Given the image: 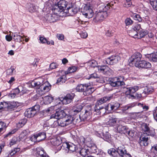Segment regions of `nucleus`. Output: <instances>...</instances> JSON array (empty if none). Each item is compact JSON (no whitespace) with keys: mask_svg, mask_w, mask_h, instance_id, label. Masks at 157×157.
Returning <instances> with one entry per match:
<instances>
[{"mask_svg":"<svg viewBox=\"0 0 157 157\" xmlns=\"http://www.w3.org/2000/svg\"><path fill=\"white\" fill-rule=\"evenodd\" d=\"M66 115L65 112L62 110L56 112L55 114L51 115L50 119H55L58 120V123L59 126L61 127H65L72 123L74 120L73 118L71 116L69 117V118L66 119V118H63Z\"/></svg>","mask_w":157,"mask_h":157,"instance_id":"1","label":"nucleus"},{"mask_svg":"<svg viewBox=\"0 0 157 157\" xmlns=\"http://www.w3.org/2000/svg\"><path fill=\"white\" fill-rule=\"evenodd\" d=\"M32 86L37 89V92L40 95H42L49 91L51 88V85L48 81L43 83L42 79L31 82Z\"/></svg>","mask_w":157,"mask_h":157,"instance_id":"2","label":"nucleus"},{"mask_svg":"<svg viewBox=\"0 0 157 157\" xmlns=\"http://www.w3.org/2000/svg\"><path fill=\"white\" fill-rule=\"evenodd\" d=\"M100 6L103 10L101 9L99 11L95 12L93 19V21L94 22L102 21L107 17V13L106 10L109 9L111 6L109 3H108L106 5L102 4Z\"/></svg>","mask_w":157,"mask_h":157,"instance_id":"3","label":"nucleus"},{"mask_svg":"<svg viewBox=\"0 0 157 157\" xmlns=\"http://www.w3.org/2000/svg\"><path fill=\"white\" fill-rule=\"evenodd\" d=\"M108 153L113 157H132L129 154L127 153L123 146L118 147L117 150L111 148L108 151Z\"/></svg>","mask_w":157,"mask_h":157,"instance_id":"4","label":"nucleus"},{"mask_svg":"<svg viewBox=\"0 0 157 157\" xmlns=\"http://www.w3.org/2000/svg\"><path fill=\"white\" fill-rule=\"evenodd\" d=\"M139 89V87L137 86H135L133 87H130L128 88H127L125 92L126 95L128 96L129 98H140L141 97H144L145 95H144L143 93L141 94L140 93H137L134 95L132 94L135 93Z\"/></svg>","mask_w":157,"mask_h":157,"instance_id":"5","label":"nucleus"},{"mask_svg":"<svg viewBox=\"0 0 157 157\" xmlns=\"http://www.w3.org/2000/svg\"><path fill=\"white\" fill-rule=\"evenodd\" d=\"M124 80V77L122 76L111 78L109 81V84L113 87H119L125 84Z\"/></svg>","mask_w":157,"mask_h":157,"instance_id":"6","label":"nucleus"},{"mask_svg":"<svg viewBox=\"0 0 157 157\" xmlns=\"http://www.w3.org/2000/svg\"><path fill=\"white\" fill-rule=\"evenodd\" d=\"M121 54H115L112 55L104 60L103 62L104 64L112 65L117 63L121 59Z\"/></svg>","mask_w":157,"mask_h":157,"instance_id":"7","label":"nucleus"},{"mask_svg":"<svg viewBox=\"0 0 157 157\" xmlns=\"http://www.w3.org/2000/svg\"><path fill=\"white\" fill-rule=\"evenodd\" d=\"M142 57V55L140 53H134L129 58V63L134 64L136 66V64H138L141 60Z\"/></svg>","mask_w":157,"mask_h":157,"instance_id":"8","label":"nucleus"},{"mask_svg":"<svg viewBox=\"0 0 157 157\" xmlns=\"http://www.w3.org/2000/svg\"><path fill=\"white\" fill-rule=\"evenodd\" d=\"M82 14L87 18H90L93 16V12L90 6L85 5L81 12Z\"/></svg>","mask_w":157,"mask_h":157,"instance_id":"9","label":"nucleus"},{"mask_svg":"<svg viewBox=\"0 0 157 157\" xmlns=\"http://www.w3.org/2000/svg\"><path fill=\"white\" fill-rule=\"evenodd\" d=\"M62 147L66 150L67 149L70 152H73L76 151V147L75 145L74 144L67 142L64 143L62 145Z\"/></svg>","mask_w":157,"mask_h":157,"instance_id":"10","label":"nucleus"},{"mask_svg":"<svg viewBox=\"0 0 157 157\" xmlns=\"http://www.w3.org/2000/svg\"><path fill=\"white\" fill-rule=\"evenodd\" d=\"M148 136L147 135V134L144 133L141 135L139 140L140 145L147 146L148 144Z\"/></svg>","mask_w":157,"mask_h":157,"instance_id":"11","label":"nucleus"},{"mask_svg":"<svg viewBox=\"0 0 157 157\" xmlns=\"http://www.w3.org/2000/svg\"><path fill=\"white\" fill-rule=\"evenodd\" d=\"M123 122L121 121H118V124H117V129L119 133L126 134L127 132V128L126 126H123L122 123Z\"/></svg>","mask_w":157,"mask_h":157,"instance_id":"12","label":"nucleus"},{"mask_svg":"<svg viewBox=\"0 0 157 157\" xmlns=\"http://www.w3.org/2000/svg\"><path fill=\"white\" fill-rule=\"evenodd\" d=\"M75 96L74 94H67L63 98L62 102L64 104H68L72 101Z\"/></svg>","mask_w":157,"mask_h":157,"instance_id":"13","label":"nucleus"},{"mask_svg":"<svg viewBox=\"0 0 157 157\" xmlns=\"http://www.w3.org/2000/svg\"><path fill=\"white\" fill-rule=\"evenodd\" d=\"M136 67L139 68H149L151 67V64L149 62L145 60H140L138 64H136Z\"/></svg>","mask_w":157,"mask_h":157,"instance_id":"14","label":"nucleus"},{"mask_svg":"<svg viewBox=\"0 0 157 157\" xmlns=\"http://www.w3.org/2000/svg\"><path fill=\"white\" fill-rule=\"evenodd\" d=\"M120 104L117 102H116L113 105L109 103L105 107V109L108 111L109 112H111L112 110H117Z\"/></svg>","mask_w":157,"mask_h":157,"instance_id":"15","label":"nucleus"},{"mask_svg":"<svg viewBox=\"0 0 157 157\" xmlns=\"http://www.w3.org/2000/svg\"><path fill=\"white\" fill-rule=\"evenodd\" d=\"M4 105L5 106V109L8 110H11L17 107V103L15 102L12 101L9 102H5Z\"/></svg>","mask_w":157,"mask_h":157,"instance_id":"16","label":"nucleus"},{"mask_svg":"<svg viewBox=\"0 0 157 157\" xmlns=\"http://www.w3.org/2000/svg\"><path fill=\"white\" fill-rule=\"evenodd\" d=\"M46 20L50 22H54L58 20L57 15L53 14H48L46 16Z\"/></svg>","mask_w":157,"mask_h":157,"instance_id":"17","label":"nucleus"},{"mask_svg":"<svg viewBox=\"0 0 157 157\" xmlns=\"http://www.w3.org/2000/svg\"><path fill=\"white\" fill-rule=\"evenodd\" d=\"M143 126L144 128V130L145 132H147L148 135L153 136H155V129L153 128L150 129L148 127L146 124H145Z\"/></svg>","mask_w":157,"mask_h":157,"instance_id":"18","label":"nucleus"},{"mask_svg":"<svg viewBox=\"0 0 157 157\" xmlns=\"http://www.w3.org/2000/svg\"><path fill=\"white\" fill-rule=\"evenodd\" d=\"M82 106L81 105H77L73 108L71 111V113L73 115H75L81 111Z\"/></svg>","mask_w":157,"mask_h":157,"instance_id":"19","label":"nucleus"},{"mask_svg":"<svg viewBox=\"0 0 157 157\" xmlns=\"http://www.w3.org/2000/svg\"><path fill=\"white\" fill-rule=\"evenodd\" d=\"M46 137V134L45 132H42L39 133L36 135H35L33 136V138H35L36 141H40L44 139Z\"/></svg>","mask_w":157,"mask_h":157,"instance_id":"20","label":"nucleus"},{"mask_svg":"<svg viewBox=\"0 0 157 157\" xmlns=\"http://www.w3.org/2000/svg\"><path fill=\"white\" fill-rule=\"evenodd\" d=\"M19 33H15L13 34V38L15 42H20L22 40H23V36H21L19 35Z\"/></svg>","mask_w":157,"mask_h":157,"instance_id":"21","label":"nucleus"},{"mask_svg":"<svg viewBox=\"0 0 157 157\" xmlns=\"http://www.w3.org/2000/svg\"><path fill=\"white\" fill-rule=\"evenodd\" d=\"M31 108L27 109L25 112V114L28 117H32L36 114Z\"/></svg>","mask_w":157,"mask_h":157,"instance_id":"22","label":"nucleus"},{"mask_svg":"<svg viewBox=\"0 0 157 157\" xmlns=\"http://www.w3.org/2000/svg\"><path fill=\"white\" fill-rule=\"evenodd\" d=\"M146 56L147 58L150 61L157 62V53H154L150 54H148Z\"/></svg>","mask_w":157,"mask_h":157,"instance_id":"23","label":"nucleus"},{"mask_svg":"<svg viewBox=\"0 0 157 157\" xmlns=\"http://www.w3.org/2000/svg\"><path fill=\"white\" fill-rule=\"evenodd\" d=\"M111 98L112 97H104L97 101L96 103V105H98V106L105 103L107 101L110 100Z\"/></svg>","mask_w":157,"mask_h":157,"instance_id":"24","label":"nucleus"},{"mask_svg":"<svg viewBox=\"0 0 157 157\" xmlns=\"http://www.w3.org/2000/svg\"><path fill=\"white\" fill-rule=\"evenodd\" d=\"M90 113L87 110H86L85 113L83 115H80L79 116V118L81 121H84L89 119L90 117Z\"/></svg>","mask_w":157,"mask_h":157,"instance_id":"25","label":"nucleus"},{"mask_svg":"<svg viewBox=\"0 0 157 157\" xmlns=\"http://www.w3.org/2000/svg\"><path fill=\"white\" fill-rule=\"evenodd\" d=\"M136 105L139 106L140 107H141L143 108V111L141 112H136L135 113L136 114H141L144 111H146L148 110L149 107L148 106L146 105L145 104L141 103H136Z\"/></svg>","mask_w":157,"mask_h":157,"instance_id":"26","label":"nucleus"},{"mask_svg":"<svg viewBox=\"0 0 157 157\" xmlns=\"http://www.w3.org/2000/svg\"><path fill=\"white\" fill-rule=\"evenodd\" d=\"M57 5L63 10H65L66 9L67 5V2H66L64 0H60L57 3Z\"/></svg>","mask_w":157,"mask_h":157,"instance_id":"27","label":"nucleus"},{"mask_svg":"<svg viewBox=\"0 0 157 157\" xmlns=\"http://www.w3.org/2000/svg\"><path fill=\"white\" fill-rule=\"evenodd\" d=\"M94 91V88L90 87V86L86 84V88H85L84 92L83 94L85 95H87L92 93Z\"/></svg>","mask_w":157,"mask_h":157,"instance_id":"28","label":"nucleus"},{"mask_svg":"<svg viewBox=\"0 0 157 157\" xmlns=\"http://www.w3.org/2000/svg\"><path fill=\"white\" fill-rule=\"evenodd\" d=\"M43 98L44 103L46 104H50L54 99L53 97L50 95L45 96Z\"/></svg>","mask_w":157,"mask_h":157,"instance_id":"29","label":"nucleus"},{"mask_svg":"<svg viewBox=\"0 0 157 157\" xmlns=\"http://www.w3.org/2000/svg\"><path fill=\"white\" fill-rule=\"evenodd\" d=\"M112 71V70L107 66L103 65L102 73L105 75H109Z\"/></svg>","mask_w":157,"mask_h":157,"instance_id":"30","label":"nucleus"},{"mask_svg":"<svg viewBox=\"0 0 157 157\" xmlns=\"http://www.w3.org/2000/svg\"><path fill=\"white\" fill-rule=\"evenodd\" d=\"M86 84H80L78 85L76 88V90L79 92H83V94L85 88H86Z\"/></svg>","mask_w":157,"mask_h":157,"instance_id":"31","label":"nucleus"},{"mask_svg":"<svg viewBox=\"0 0 157 157\" xmlns=\"http://www.w3.org/2000/svg\"><path fill=\"white\" fill-rule=\"evenodd\" d=\"M67 10H68V11L67 12H67L72 15L76 13L78 11V9L77 8L74 7H67Z\"/></svg>","mask_w":157,"mask_h":157,"instance_id":"32","label":"nucleus"},{"mask_svg":"<svg viewBox=\"0 0 157 157\" xmlns=\"http://www.w3.org/2000/svg\"><path fill=\"white\" fill-rule=\"evenodd\" d=\"M154 91V89L151 87H145L143 92V94L145 95V97L147 95L151 94Z\"/></svg>","mask_w":157,"mask_h":157,"instance_id":"33","label":"nucleus"},{"mask_svg":"<svg viewBox=\"0 0 157 157\" xmlns=\"http://www.w3.org/2000/svg\"><path fill=\"white\" fill-rule=\"evenodd\" d=\"M62 9H60V8L57 5H56L54 7L53 9L52 10V11L54 14L57 15V16L59 13H60L63 10Z\"/></svg>","mask_w":157,"mask_h":157,"instance_id":"34","label":"nucleus"},{"mask_svg":"<svg viewBox=\"0 0 157 157\" xmlns=\"http://www.w3.org/2000/svg\"><path fill=\"white\" fill-rule=\"evenodd\" d=\"M89 153V149L85 147L82 148L80 151L79 153L81 155L85 157Z\"/></svg>","mask_w":157,"mask_h":157,"instance_id":"35","label":"nucleus"},{"mask_svg":"<svg viewBox=\"0 0 157 157\" xmlns=\"http://www.w3.org/2000/svg\"><path fill=\"white\" fill-rule=\"evenodd\" d=\"M36 150L37 155L39 157H42L46 154L42 148H37Z\"/></svg>","mask_w":157,"mask_h":157,"instance_id":"36","label":"nucleus"},{"mask_svg":"<svg viewBox=\"0 0 157 157\" xmlns=\"http://www.w3.org/2000/svg\"><path fill=\"white\" fill-rule=\"evenodd\" d=\"M26 8H27L30 12L32 13L35 11L36 10V6L33 4L28 3L26 6Z\"/></svg>","mask_w":157,"mask_h":157,"instance_id":"37","label":"nucleus"},{"mask_svg":"<svg viewBox=\"0 0 157 157\" xmlns=\"http://www.w3.org/2000/svg\"><path fill=\"white\" fill-rule=\"evenodd\" d=\"M117 119L116 118H111L109 119V121L108 122L107 124L110 126H113L116 124H118V121H117Z\"/></svg>","mask_w":157,"mask_h":157,"instance_id":"38","label":"nucleus"},{"mask_svg":"<svg viewBox=\"0 0 157 157\" xmlns=\"http://www.w3.org/2000/svg\"><path fill=\"white\" fill-rule=\"evenodd\" d=\"M102 109H101L100 107H99L98 105H96L94 107V114L97 115H100L101 113Z\"/></svg>","mask_w":157,"mask_h":157,"instance_id":"39","label":"nucleus"},{"mask_svg":"<svg viewBox=\"0 0 157 157\" xmlns=\"http://www.w3.org/2000/svg\"><path fill=\"white\" fill-rule=\"evenodd\" d=\"M138 33V32L132 29L130 33V35L134 38H137Z\"/></svg>","mask_w":157,"mask_h":157,"instance_id":"40","label":"nucleus"},{"mask_svg":"<svg viewBox=\"0 0 157 157\" xmlns=\"http://www.w3.org/2000/svg\"><path fill=\"white\" fill-rule=\"evenodd\" d=\"M78 69L77 67L72 66L69 67L67 69V72H65V75L68 73H71L76 71Z\"/></svg>","mask_w":157,"mask_h":157,"instance_id":"41","label":"nucleus"},{"mask_svg":"<svg viewBox=\"0 0 157 157\" xmlns=\"http://www.w3.org/2000/svg\"><path fill=\"white\" fill-rule=\"evenodd\" d=\"M132 16L133 19L136 21L139 22L142 21V18L139 14L135 13L133 14Z\"/></svg>","mask_w":157,"mask_h":157,"instance_id":"42","label":"nucleus"},{"mask_svg":"<svg viewBox=\"0 0 157 157\" xmlns=\"http://www.w3.org/2000/svg\"><path fill=\"white\" fill-rule=\"evenodd\" d=\"M27 121V120L26 119L20 120L17 124V127L19 128L22 127L26 123Z\"/></svg>","mask_w":157,"mask_h":157,"instance_id":"43","label":"nucleus"},{"mask_svg":"<svg viewBox=\"0 0 157 157\" xmlns=\"http://www.w3.org/2000/svg\"><path fill=\"white\" fill-rule=\"evenodd\" d=\"M150 3L153 9L157 10V0H150Z\"/></svg>","mask_w":157,"mask_h":157,"instance_id":"44","label":"nucleus"},{"mask_svg":"<svg viewBox=\"0 0 157 157\" xmlns=\"http://www.w3.org/2000/svg\"><path fill=\"white\" fill-rule=\"evenodd\" d=\"M19 148H15L13 150H12L8 154L9 157L12 156L15 154L17 152H18L20 151Z\"/></svg>","mask_w":157,"mask_h":157,"instance_id":"45","label":"nucleus"},{"mask_svg":"<svg viewBox=\"0 0 157 157\" xmlns=\"http://www.w3.org/2000/svg\"><path fill=\"white\" fill-rule=\"evenodd\" d=\"M66 79V75H63L57 79L56 83H58L60 82L63 83L65 82Z\"/></svg>","mask_w":157,"mask_h":157,"instance_id":"46","label":"nucleus"},{"mask_svg":"<svg viewBox=\"0 0 157 157\" xmlns=\"http://www.w3.org/2000/svg\"><path fill=\"white\" fill-rule=\"evenodd\" d=\"M87 147L90 148L92 152L95 153L97 151V148L96 146L94 144H87Z\"/></svg>","mask_w":157,"mask_h":157,"instance_id":"47","label":"nucleus"},{"mask_svg":"<svg viewBox=\"0 0 157 157\" xmlns=\"http://www.w3.org/2000/svg\"><path fill=\"white\" fill-rule=\"evenodd\" d=\"M138 33L137 38L139 39L144 37V36H146V32L143 30V29H142V31H139Z\"/></svg>","mask_w":157,"mask_h":157,"instance_id":"48","label":"nucleus"},{"mask_svg":"<svg viewBox=\"0 0 157 157\" xmlns=\"http://www.w3.org/2000/svg\"><path fill=\"white\" fill-rule=\"evenodd\" d=\"M39 40L42 43H46L48 44H50V42L48 41L46 38L43 36H40V37Z\"/></svg>","mask_w":157,"mask_h":157,"instance_id":"49","label":"nucleus"},{"mask_svg":"<svg viewBox=\"0 0 157 157\" xmlns=\"http://www.w3.org/2000/svg\"><path fill=\"white\" fill-rule=\"evenodd\" d=\"M6 126V123L3 122H0V133L5 130Z\"/></svg>","mask_w":157,"mask_h":157,"instance_id":"50","label":"nucleus"},{"mask_svg":"<svg viewBox=\"0 0 157 157\" xmlns=\"http://www.w3.org/2000/svg\"><path fill=\"white\" fill-rule=\"evenodd\" d=\"M136 105V103H132L129 104L127 105L124 107V109L125 110H128L131 109L132 108L135 106Z\"/></svg>","mask_w":157,"mask_h":157,"instance_id":"51","label":"nucleus"},{"mask_svg":"<svg viewBox=\"0 0 157 157\" xmlns=\"http://www.w3.org/2000/svg\"><path fill=\"white\" fill-rule=\"evenodd\" d=\"M114 31L111 29H109L105 33L106 35L108 37H111L112 36L114 33Z\"/></svg>","mask_w":157,"mask_h":157,"instance_id":"52","label":"nucleus"},{"mask_svg":"<svg viewBox=\"0 0 157 157\" xmlns=\"http://www.w3.org/2000/svg\"><path fill=\"white\" fill-rule=\"evenodd\" d=\"M31 108L36 113L40 110V106L39 105H36Z\"/></svg>","mask_w":157,"mask_h":157,"instance_id":"53","label":"nucleus"},{"mask_svg":"<svg viewBox=\"0 0 157 157\" xmlns=\"http://www.w3.org/2000/svg\"><path fill=\"white\" fill-rule=\"evenodd\" d=\"M14 69L13 67H11L10 68L6 71V74L8 75H12L13 74Z\"/></svg>","mask_w":157,"mask_h":157,"instance_id":"54","label":"nucleus"},{"mask_svg":"<svg viewBox=\"0 0 157 157\" xmlns=\"http://www.w3.org/2000/svg\"><path fill=\"white\" fill-rule=\"evenodd\" d=\"M132 29L138 32L140 31H142V29L141 28L140 25L139 24H136Z\"/></svg>","mask_w":157,"mask_h":157,"instance_id":"55","label":"nucleus"},{"mask_svg":"<svg viewBox=\"0 0 157 157\" xmlns=\"http://www.w3.org/2000/svg\"><path fill=\"white\" fill-rule=\"evenodd\" d=\"M61 144V140L57 139L54 140L53 141V144L55 146H59Z\"/></svg>","mask_w":157,"mask_h":157,"instance_id":"56","label":"nucleus"},{"mask_svg":"<svg viewBox=\"0 0 157 157\" xmlns=\"http://www.w3.org/2000/svg\"><path fill=\"white\" fill-rule=\"evenodd\" d=\"M91 67H97V63L95 60H91L90 62Z\"/></svg>","mask_w":157,"mask_h":157,"instance_id":"57","label":"nucleus"},{"mask_svg":"<svg viewBox=\"0 0 157 157\" xmlns=\"http://www.w3.org/2000/svg\"><path fill=\"white\" fill-rule=\"evenodd\" d=\"M133 23V21L130 18H127L125 21V23L127 25H131Z\"/></svg>","mask_w":157,"mask_h":157,"instance_id":"58","label":"nucleus"},{"mask_svg":"<svg viewBox=\"0 0 157 157\" xmlns=\"http://www.w3.org/2000/svg\"><path fill=\"white\" fill-rule=\"evenodd\" d=\"M153 115L155 120L157 122V107L153 111Z\"/></svg>","mask_w":157,"mask_h":157,"instance_id":"59","label":"nucleus"},{"mask_svg":"<svg viewBox=\"0 0 157 157\" xmlns=\"http://www.w3.org/2000/svg\"><path fill=\"white\" fill-rule=\"evenodd\" d=\"M58 66L56 63H52L50 65L49 67L51 69H53L57 67Z\"/></svg>","mask_w":157,"mask_h":157,"instance_id":"60","label":"nucleus"},{"mask_svg":"<svg viewBox=\"0 0 157 157\" xmlns=\"http://www.w3.org/2000/svg\"><path fill=\"white\" fill-rule=\"evenodd\" d=\"M85 139L82 136H81L79 139L78 141L80 143V144H83L85 143Z\"/></svg>","mask_w":157,"mask_h":157,"instance_id":"61","label":"nucleus"},{"mask_svg":"<svg viewBox=\"0 0 157 157\" xmlns=\"http://www.w3.org/2000/svg\"><path fill=\"white\" fill-rule=\"evenodd\" d=\"M126 134H127L131 137H133L135 135V132L132 130L127 131V132Z\"/></svg>","mask_w":157,"mask_h":157,"instance_id":"62","label":"nucleus"},{"mask_svg":"<svg viewBox=\"0 0 157 157\" xmlns=\"http://www.w3.org/2000/svg\"><path fill=\"white\" fill-rule=\"evenodd\" d=\"M51 0H49L48 2L46 3L45 6H46L47 8H49L52 6L53 4L52 3H51Z\"/></svg>","mask_w":157,"mask_h":157,"instance_id":"63","label":"nucleus"},{"mask_svg":"<svg viewBox=\"0 0 157 157\" xmlns=\"http://www.w3.org/2000/svg\"><path fill=\"white\" fill-rule=\"evenodd\" d=\"M151 150L153 152L157 155V144L152 146L151 147Z\"/></svg>","mask_w":157,"mask_h":157,"instance_id":"64","label":"nucleus"}]
</instances>
